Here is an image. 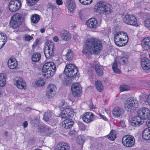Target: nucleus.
Returning <instances> with one entry per match:
<instances>
[{"label": "nucleus", "instance_id": "29", "mask_svg": "<svg viewBox=\"0 0 150 150\" xmlns=\"http://www.w3.org/2000/svg\"><path fill=\"white\" fill-rule=\"evenodd\" d=\"M142 137L145 140H149L150 139V128L145 129L142 132Z\"/></svg>", "mask_w": 150, "mask_h": 150}, {"label": "nucleus", "instance_id": "21", "mask_svg": "<svg viewBox=\"0 0 150 150\" xmlns=\"http://www.w3.org/2000/svg\"><path fill=\"white\" fill-rule=\"evenodd\" d=\"M143 122L144 121L138 115L133 117L131 120V124L133 126H139L142 124Z\"/></svg>", "mask_w": 150, "mask_h": 150}, {"label": "nucleus", "instance_id": "54", "mask_svg": "<svg viewBox=\"0 0 150 150\" xmlns=\"http://www.w3.org/2000/svg\"><path fill=\"white\" fill-rule=\"evenodd\" d=\"M100 116L101 118L105 120H107V118L104 115H102L100 114Z\"/></svg>", "mask_w": 150, "mask_h": 150}, {"label": "nucleus", "instance_id": "47", "mask_svg": "<svg viewBox=\"0 0 150 150\" xmlns=\"http://www.w3.org/2000/svg\"><path fill=\"white\" fill-rule=\"evenodd\" d=\"M79 2L85 5H87L90 4L92 2L93 0H79Z\"/></svg>", "mask_w": 150, "mask_h": 150}, {"label": "nucleus", "instance_id": "35", "mask_svg": "<svg viewBox=\"0 0 150 150\" xmlns=\"http://www.w3.org/2000/svg\"><path fill=\"white\" fill-rule=\"evenodd\" d=\"M66 59L68 61H71L74 57V54L72 51L69 49L67 50V52L65 55Z\"/></svg>", "mask_w": 150, "mask_h": 150}, {"label": "nucleus", "instance_id": "22", "mask_svg": "<svg viewBox=\"0 0 150 150\" xmlns=\"http://www.w3.org/2000/svg\"><path fill=\"white\" fill-rule=\"evenodd\" d=\"M87 26L91 28H96L97 25V21L95 18H91L86 22Z\"/></svg>", "mask_w": 150, "mask_h": 150}, {"label": "nucleus", "instance_id": "8", "mask_svg": "<svg viewBox=\"0 0 150 150\" xmlns=\"http://www.w3.org/2000/svg\"><path fill=\"white\" fill-rule=\"evenodd\" d=\"M122 143L124 146L128 147H131L134 144V138L132 135H125L122 138Z\"/></svg>", "mask_w": 150, "mask_h": 150}, {"label": "nucleus", "instance_id": "40", "mask_svg": "<svg viewBox=\"0 0 150 150\" xmlns=\"http://www.w3.org/2000/svg\"><path fill=\"white\" fill-rule=\"evenodd\" d=\"M116 132L115 130H112L107 136L108 138L110 140L113 141L116 137Z\"/></svg>", "mask_w": 150, "mask_h": 150}, {"label": "nucleus", "instance_id": "58", "mask_svg": "<svg viewBox=\"0 0 150 150\" xmlns=\"http://www.w3.org/2000/svg\"><path fill=\"white\" fill-rule=\"evenodd\" d=\"M146 125H147L150 128V120H148L146 122Z\"/></svg>", "mask_w": 150, "mask_h": 150}, {"label": "nucleus", "instance_id": "52", "mask_svg": "<svg viewBox=\"0 0 150 150\" xmlns=\"http://www.w3.org/2000/svg\"><path fill=\"white\" fill-rule=\"evenodd\" d=\"M73 38L75 41H77L78 40L79 38V37L77 34H75L74 35Z\"/></svg>", "mask_w": 150, "mask_h": 150}, {"label": "nucleus", "instance_id": "46", "mask_svg": "<svg viewBox=\"0 0 150 150\" xmlns=\"http://www.w3.org/2000/svg\"><path fill=\"white\" fill-rule=\"evenodd\" d=\"M45 135L47 136L51 137L54 135L53 130L51 128H49L47 131H46V132L45 133Z\"/></svg>", "mask_w": 150, "mask_h": 150}, {"label": "nucleus", "instance_id": "5", "mask_svg": "<svg viewBox=\"0 0 150 150\" xmlns=\"http://www.w3.org/2000/svg\"><path fill=\"white\" fill-rule=\"evenodd\" d=\"M22 16L19 13H16L12 16L11 20V24L14 31L17 32L19 30V26L21 22Z\"/></svg>", "mask_w": 150, "mask_h": 150}, {"label": "nucleus", "instance_id": "13", "mask_svg": "<svg viewBox=\"0 0 150 150\" xmlns=\"http://www.w3.org/2000/svg\"><path fill=\"white\" fill-rule=\"evenodd\" d=\"M57 88L55 85L50 84L47 87L46 91V95L48 98L53 97L56 93Z\"/></svg>", "mask_w": 150, "mask_h": 150}, {"label": "nucleus", "instance_id": "23", "mask_svg": "<svg viewBox=\"0 0 150 150\" xmlns=\"http://www.w3.org/2000/svg\"><path fill=\"white\" fill-rule=\"evenodd\" d=\"M142 46L145 50L150 49V38L146 37L144 38L142 41Z\"/></svg>", "mask_w": 150, "mask_h": 150}, {"label": "nucleus", "instance_id": "12", "mask_svg": "<svg viewBox=\"0 0 150 150\" xmlns=\"http://www.w3.org/2000/svg\"><path fill=\"white\" fill-rule=\"evenodd\" d=\"M21 1L20 0H11L9 4V9L11 11H15L21 7Z\"/></svg>", "mask_w": 150, "mask_h": 150}, {"label": "nucleus", "instance_id": "6", "mask_svg": "<svg viewBox=\"0 0 150 150\" xmlns=\"http://www.w3.org/2000/svg\"><path fill=\"white\" fill-rule=\"evenodd\" d=\"M64 73L68 77H73L76 74L78 71L75 66L72 64H67L64 70Z\"/></svg>", "mask_w": 150, "mask_h": 150}, {"label": "nucleus", "instance_id": "20", "mask_svg": "<svg viewBox=\"0 0 150 150\" xmlns=\"http://www.w3.org/2000/svg\"><path fill=\"white\" fill-rule=\"evenodd\" d=\"M141 65L144 70H149L150 69V60L146 57L142 58L141 61Z\"/></svg>", "mask_w": 150, "mask_h": 150}, {"label": "nucleus", "instance_id": "44", "mask_svg": "<svg viewBox=\"0 0 150 150\" xmlns=\"http://www.w3.org/2000/svg\"><path fill=\"white\" fill-rule=\"evenodd\" d=\"M144 25L146 28L150 30V18H147L144 21Z\"/></svg>", "mask_w": 150, "mask_h": 150}, {"label": "nucleus", "instance_id": "27", "mask_svg": "<svg viewBox=\"0 0 150 150\" xmlns=\"http://www.w3.org/2000/svg\"><path fill=\"white\" fill-rule=\"evenodd\" d=\"M7 37L5 34L0 33V49L3 47L7 42Z\"/></svg>", "mask_w": 150, "mask_h": 150}, {"label": "nucleus", "instance_id": "56", "mask_svg": "<svg viewBox=\"0 0 150 150\" xmlns=\"http://www.w3.org/2000/svg\"><path fill=\"white\" fill-rule=\"evenodd\" d=\"M53 40L55 42H57L59 40L58 37L57 36L54 37L53 38Z\"/></svg>", "mask_w": 150, "mask_h": 150}, {"label": "nucleus", "instance_id": "42", "mask_svg": "<svg viewBox=\"0 0 150 150\" xmlns=\"http://www.w3.org/2000/svg\"><path fill=\"white\" fill-rule=\"evenodd\" d=\"M49 128L45 125H42L39 127L38 128V130L41 133L46 132V131H47Z\"/></svg>", "mask_w": 150, "mask_h": 150}, {"label": "nucleus", "instance_id": "59", "mask_svg": "<svg viewBox=\"0 0 150 150\" xmlns=\"http://www.w3.org/2000/svg\"><path fill=\"white\" fill-rule=\"evenodd\" d=\"M38 44V42L37 41H36L35 42H34L33 44L32 45V47H35Z\"/></svg>", "mask_w": 150, "mask_h": 150}, {"label": "nucleus", "instance_id": "38", "mask_svg": "<svg viewBox=\"0 0 150 150\" xmlns=\"http://www.w3.org/2000/svg\"><path fill=\"white\" fill-rule=\"evenodd\" d=\"M41 57L40 54L38 52L33 54L31 57V60L32 61L34 62H38L40 60Z\"/></svg>", "mask_w": 150, "mask_h": 150}, {"label": "nucleus", "instance_id": "43", "mask_svg": "<svg viewBox=\"0 0 150 150\" xmlns=\"http://www.w3.org/2000/svg\"><path fill=\"white\" fill-rule=\"evenodd\" d=\"M120 91L121 92L127 91L129 90L130 88V87L127 85H122L120 87Z\"/></svg>", "mask_w": 150, "mask_h": 150}, {"label": "nucleus", "instance_id": "51", "mask_svg": "<svg viewBox=\"0 0 150 150\" xmlns=\"http://www.w3.org/2000/svg\"><path fill=\"white\" fill-rule=\"evenodd\" d=\"M115 73L117 74H121V71L119 69L117 68L115 69L114 70H113Z\"/></svg>", "mask_w": 150, "mask_h": 150}, {"label": "nucleus", "instance_id": "50", "mask_svg": "<svg viewBox=\"0 0 150 150\" xmlns=\"http://www.w3.org/2000/svg\"><path fill=\"white\" fill-rule=\"evenodd\" d=\"M67 105L65 103V102L64 100H62L60 102V103L59 104V106L60 107H62L64 106H66Z\"/></svg>", "mask_w": 150, "mask_h": 150}, {"label": "nucleus", "instance_id": "30", "mask_svg": "<svg viewBox=\"0 0 150 150\" xmlns=\"http://www.w3.org/2000/svg\"><path fill=\"white\" fill-rule=\"evenodd\" d=\"M7 76L4 73L0 74V87H4L6 83Z\"/></svg>", "mask_w": 150, "mask_h": 150}, {"label": "nucleus", "instance_id": "19", "mask_svg": "<svg viewBox=\"0 0 150 150\" xmlns=\"http://www.w3.org/2000/svg\"><path fill=\"white\" fill-rule=\"evenodd\" d=\"M70 148L68 144L64 142H60L55 146L54 150H69Z\"/></svg>", "mask_w": 150, "mask_h": 150}, {"label": "nucleus", "instance_id": "28", "mask_svg": "<svg viewBox=\"0 0 150 150\" xmlns=\"http://www.w3.org/2000/svg\"><path fill=\"white\" fill-rule=\"evenodd\" d=\"M139 99L142 102L146 101L148 104L150 105V94L147 96L146 94L142 93L139 96Z\"/></svg>", "mask_w": 150, "mask_h": 150}, {"label": "nucleus", "instance_id": "26", "mask_svg": "<svg viewBox=\"0 0 150 150\" xmlns=\"http://www.w3.org/2000/svg\"><path fill=\"white\" fill-rule=\"evenodd\" d=\"M73 124L71 119H68L64 120L62 123V126L66 129H68L71 127Z\"/></svg>", "mask_w": 150, "mask_h": 150}, {"label": "nucleus", "instance_id": "11", "mask_svg": "<svg viewBox=\"0 0 150 150\" xmlns=\"http://www.w3.org/2000/svg\"><path fill=\"white\" fill-rule=\"evenodd\" d=\"M123 21L126 24L133 26L135 25L137 22L136 17L133 15L130 14H127L125 16Z\"/></svg>", "mask_w": 150, "mask_h": 150}, {"label": "nucleus", "instance_id": "16", "mask_svg": "<svg viewBox=\"0 0 150 150\" xmlns=\"http://www.w3.org/2000/svg\"><path fill=\"white\" fill-rule=\"evenodd\" d=\"M54 45L52 42H51L44 49V53L47 59L50 58L53 55V50Z\"/></svg>", "mask_w": 150, "mask_h": 150}, {"label": "nucleus", "instance_id": "10", "mask_svg": "<svg viewBox=\"0 0 150 150\" xmlns=\"http://www.w3.org/2000/svg\"><path fill=\"white\" fill-rule=\"evenodd\" d=\"M61 111L60 116L63 118H66L68 117H73L74 114L73 109L71 108L64 109V107L60 108Z\"/></svg>", "mask_w": 150, "mask_h": 150}, {"label": "nucleus", "instance_id": "34", "mask_svg": "<svg viewBox=\"0 0 150 150\" xmlns=\"http://www.w3.org/2000/svg\"><path fill=\"white\" fill-rule=\"evenodd\" d=\"M95 67L96 71L98 76H101L103 75V68L102 66L97 64L95 65Z\"/></svg>", "mask_w": 150, "mask_h": 150}, {"label": "nucleus", "instance_id": "4", "mask_svg": "<svg viewBox=\"0 0 150 150\" xmlns=\"http://www.w3.org/2000/svg\"><path fill=\"white\" fill-rule=\"evenodd\" d=\"M56 71V66L54 63L52 62H49L45 63L43 65L42 68L43 72L45 73L44 75H48L47 77L50 76H52Z\"/></svg>", "mask_w": 150, "mask_h": 150}, {"label": "nucleus", "instance_id": "61", "mask_svg": "<svg viewBox=\"0 0 150 150\" xmlns=\"http://www.w3.org/2000/svg\"><path fill=\"white\" fill-rule=\"evenodd\" d=\"M75 132L74 131H71L69 133V134L70 135H72L74 134V133Z\"/></svg>", "mask_w": 150, "mask_h": 150}, {"label": "nucleus", "instance_id": "48", "mask_svg": "<svg viewBox=\"0 0 150 150\" xmlns=\"http://www.w3.org/2000/svg\"><path fill=\"white\" fill-rule=\"evenodd\" d=\"M23 38L25 41H28L33 39V37L30 36L28 34H25L24 35Z\"/></svg>", "mask_w": 150, "mask_h": 150}, {"label": "nucleus", "instance_id": "2", "mask_svg": "<svg viewBox=\"0 0 150 150\" xmlns=\"http://www.w3.org/2000/svg\"><path fill=\"white\" fill-rule=\"evenodd\" d=\"M128 37L127 34L122 31H119L114 35V41L115 44L118 46H123L127 43Z\"/></svg>", "mask_w": 150, "mask_h": 150}, {"label": "nucleus", "instance_id": "55", "mask_svg": "<svg viewBox=\"0 0 150 150\" xmlns=\"http://www.w3.org/2000/svg\"><path fill=\"white\" fill-rule=\"evenodd\" d=\"M23 125L24 128L27 127L28 126L27 122L26 121H25L23 122Z\"/></svg>", "mask_w": 150, "mask_h": 150}, {"label": "nucleus", "instance_id": "3", "mask_svg": "<svg viewBox=\"0 0 150 150\" xmlns=\"http://www.w3.org/2000/svg\"><path fill=\"white\" fill-rule=\"evenodd\" d=\"M96 7V8L97 12L101 14L103 13L105 15L108 14L111 12L112 10L111 6L106 2H100L98 3Z\"/></svg>", "mask_w": 150, "mask_h": 150}, {"label": "nucleus", "instance_id": "9", "mask_svg": "<svg viewBox=\"0 0 150 150\" xmlns=\"http://www.w3.org/2000/svg\"><path fill=\"white\" fill-rule=\"evenodd\" d=\"M138 115L143 120H146L150 116V110L146 107H143L137 111Z\"/></svg>", "mask_w": 150, "mask_h": 150}, {"label": "nucleus", "instance_id": "64", "mask_svg": "<svg viewBox=\"0 0 150 150\" xmlns=\"http://www.w3.org/2000/svg\"><path fill=\"white\" fill-rule=\"evenodd\" d=\"M35 150H41L40 149H36Z\"/></svg>", "mask_w": 150, "mask_h": 150}, {"label": "nucleus", "instance_id": "24", "mask_svg": "<svg viewBox=\"0 0 150 150\" xmlns=\"http://www.w3.org/2000/svg\"><path fill=\"white\" fill-rule=\"evenodd\" d=\"M8 67L11 69L16 68L18 65V63L14 59L9 58L8 61Z\"/></svg>", "mask_w": 150, "mask_h": 150}, {"label": "nucleus", "instance_id": "25", "mask_svg": "<svg viewBox=\"0 0 150 150\" xmlns=\"http://www.w3.org/2000/svg\"><path fill=\"white\" fill-rule=\"evenodd\" d=\"M53 115L52 112H45L44 115L43 119L47 122L52 123L53 122L52 117Z\"/></svg>", "mask_w": 150, "mask_h": 150}, {"label": "nucleus", "instance_id": "41", "mask_svg": "<svg viewBox=\"0 0 150 150\" xmlns=\"http://www.w3.org/2000/svg\"><path fill=\"white\" fill-rule=\"evenodd\" d=\"M85 139V137L84 135L79 136L77 139V142L79 144H83Z\"/></svg>", "mask_w": 150, "mask_h": 150}, {"label": "nucleus", "instance_id": "31", "mask_svg": "<svg viewBox=\"0 0 150 150\" xmlns=\"http://www.w3.org/2000/svg\"><path fill=\"white\" fill-rule=\"evenodd\" d=\"M123 113L122 109L119 107L115 108L112 111L113 115L116 117H120Z\"/></svg>", "mask_w": 150, "mask_h": 150}, {"label": "nucleus", "instance_id": "32", "mask_svg": "<svg viewBox=\"0 0 150 150\" xmlns=\"http://www.w3.org/2000/svg\"><path fill=\"white\" fill-rule=\"evenodd\" d=\"M45 79L42 78H40L36 79L35 82V86L37 87H41L44 86L45 85Z\"/></svg>", "mask_w": 150, "mask_h": 150}, {"label": "nucleus", "instance_id": "60", "mask_svg": "<svg viewBox=\"0 0 150 150\" xmlns=\"http://www.w3.org/2000/svg\"><path fill=\"white\" fill-rule=\"evenodd\" d=\"M90 108L91 109H93L94 108L93 104L92 103H90L89 105Z\"/></svg>", "mask_w": 150, "mask_h": 150}, {"label": "nucleus", "instance_id": "1", "mask_svg": "<svg viewBox=\"0 0 150 150\" xmlns=\"http://www.w3.org/2000/svg\"><path fill=\"white\" fill-rule=\"evenodd\" d=\"M102 48L100 40L94 38H89L85 41L83 53L86 56L91 54H98Z\"/></svg>", "mask_w": 150, "mask_h": 150}, {"label": "nucleus", "instance_id": "53", "mask_svg": "<svg viewBox=\"0 0 150 150\" xmlns=\"http://www.w3.org/2000/svg\"><path fill=\"white\" fill-rule=\"evenodd\" d=\"M56 2L57 4L58 5H62L63 3V1L62 0H57L56 1Z\"/></svg>", "mask_w": 150, "mask_h": 150}, {"label": "nucleus", "instance_id": "63", "mask_svg": "<svg viewBox=\"0 0 150 150\" xmlns=\"http://www.w3.org/2000/svg\"><path fill=\"white\" fill-rule=\"evenodd\" d=\"M148 86L150 87V81L147 82Z\"/></svg>", "mask_w": 150, "mask_h": 150}, {"label": "nucleus", "instance_id": "17", "mask_svg": "<svg viewBox=\"0 0 150 150\" xmlns=\"http://www.w3.org/2000/svg\"><path fill=\"white\" fill-rule=\"evenodd\" d=\"M92 113L88 112L84 114L82 116L83 121L86 123L93 121L95 117Z\"/></svg>", "mask_w": 150, "mask_h": 150}, {"label": "nucleus", "instance_id": "7", "mask_svg": "<svg viewBox=\"0 0 150 150\" xmlns=\"http://www.w3.org/2000/svg\"><path fill=\"white\" fill-rule=\"evenodd\" d=\"M138 103V101L135 98L132 97L128 98L124 103V107L125 110L130 112L134 109L135 105Z\"/></svg>", "mask_w": 150, "mask_h": 150}, {"label": "nucleus", "instance_id": "49", "mask_svg": "<svg viewBox=\"0 0 150 150\" xmlns=\"http://www.w3.org/2000/svg\"><path fill=\"white\" fill-rule=\"evenodd\" d=\"M118 67L117 62L115 60V62L112 65V69L114 70L115 69L117 68Z\"/></svg>", "mask_w": 150, "mask_h": 150}, {"label": "nucleus", "instance_id": "62", "mask_svg": "<svg viewBox=\"0 0 150 150\" xmlns=\"http://www.w3.org/2000/svg\"><path fill=\"white\" fill-rule=\"evenodd\" d=\"M45 32V30L43 28H42L40 30V32L42 33H43Z\"/></svg>", "mask_w": 150, "mask_h": 150}, {"label": "nucleus", "instance_id": "14", "mask_svg": "<svg viewBox=\"0 0 150 150\" xmlns=\"http://www.w3.org/2000/svg\"><path fill=\"white\" fill-rule=\"evenodd\" d=\"M14 85L18 89H25L26 87L25 81L21 78L16 77L13 81Z\"/></svg>", "mask_w": 150, "mask_h": 150}, {"label": "nucleus", "instance_id": "37", "mask_svg": "<svg viewBox=\"0 0 150 150\" xmlns=\"http://www.w3.org/2000/svg\"><path fill=\"white\" fill-rule=\"evenodd\" d=\"M95 85L97 90L99 92H101L104 89V86L102 82L100 81H97L95 83Z\"/></svg>", "mask_w": 150, "mask_h": 150}, {"label": "nucleus", "instance_id": "33", "mask_svg": "<svg viewBox=\"0 0 150 150\" xmlns=\"http://www.w3.org/2000/svg\"><path fill=\"white\" fill-rule=\"evenodd\" d=\"M71 38V34L67 31H64L61 35L62 39L66 41L69 40Z\"/></svg>", "mask_w": 150, "mask_h": 150}, {"label": "nucleus", "instance_id": "15", "mask_svg": "<svg viewBox=\"0 0 150 150\" xmlns=\"http://www.w3.org/2000/svg\"><path fill=\"white\" fill-rule=\"evenodd\" d=\"M71 91L74 96L79 97L81 93V88L80 84L76 83L74 84L71 87Z\"/></svg>", "mask_w": 150, "mask_h": 150}, {"label": "nucleus", "instance_id": "39", "mask_svg": "<svg viewBox=\"0 0 150 150\" xmlns=\"http://www.w3.org/2000/svg\"><path fill=\"white\" fill-rule=\"evenodd\" d=\"M40 19L39 16L37 14H34L32 15L31 21L32 23L36 24L37 23Z\"/></svg>", "mask_w": 150, "mask_h": 150}, {"label": "nucleus", "instance_id": "45", "mask_svg": "<svg viewBox=\"0 0 150 150\" xmlns=\"http://www.w3.org/2000/svg\"><path fill=\"white\" fill-rule=\"evenodd\" d=\"M39 0H26L27 4L29 6H32L35 4Z\"/></svg>", "mask_w": 150, "mask_h": 150}, {"label": "nucleus", "instance_id": "57", "mask_svg": "<svg viewBox=\"0 0 150 150\" xmlns=\"http://www.w3.org/2000/svg\"><path fill=\"white\" fill-rule=\"evenodd\" d=\"M121 125L122 126V128L125 127V124L124 122L122 121L120 122Z\"/></svg>", "mask_w": 150, "mask_h": 150}, {"label": "nucleus", "instance_id": "18", "mask_svg": "<svg viewBox=\"0 0 150 150\" xmlns=\"http://www.w3.org/2000/svg\"><path fill=\"white\" fill-rule=\"evenodd\" d=\"M66 6L68 12L72 14L74 12L76 7L74 0H67Z\"/></svg>", "mask_w": 150, "mask_h": 150}, {"label": "nucleus", "instance_id": "36", "mask_svg": "<svg viewBox=\"0 0 150 150\" xmlns=\"http://www.w3.org/2000/svg\"><path fill=\"white\" fill-rule=\"evenodd\" d=\"M128 58V57L127 54H122L119 58L120 62L123 64H125L127 62Z\"/></svg>", "mask_w": 150, "mask_h": 150}]
</instances>
